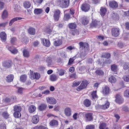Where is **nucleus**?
Returning <instances> with one entry per match:
<instances>
[{
    "label": "nucleus",
    "instance_id": "f257e3e1",
    "mask_svg": "<svg viewBox=\"0 0 129 129\" xmlns=\"http://www.w3.org/2000/svg\"><path fill=\"white\" fill-rule=\"evenodd\" d=\"M69 3L70 0H58L57 5L61 8H66L69 6Z\"/></svg>",
    "mask_w": 129,
    "mask_h": 129
},
{
    "label": "nucleus",
    "instance_id": "f03ea898",
    "mask_svg": "<svg viewBox=\"0 0 129 129\" xmlns=\"http://www.w3.org/2000/svg\"><path fill=\"white\" fill-rule=\"evenodd\" d=\"M87 84V81H83L80 86L77 88V90L79 91L85 88L86 87Z\"/></svg>",
    "mask_w": 129,
    "mask_h": 129
},
{
    "label": "nucleus",
    "instance_id": "7ed1b4c3",
    "mask_svg": "<svg viewBox=\"0 0 129 129\" xmlns=\"http://www.w3.org/2000/svg\"><path fill=\"white\" fill-rule=\"evenodd\" d=\"M6 47L7 48L12 54H15L17 53L18 52L17 50L13 46H10L7 45L6 46Z\"/></svg>",
    "mask_w": 129,
    "mask_h": 129
},
{
    "label": "nucleus",
    "instance_id": "20e7f679",
    "mask_svg": "<svg viewBox=\"0 0 129 129\" xmlns=\"http://www.w3.org/2000/svg\"><path fill=\"white\" fill-rule=\"evenodd\" d=\"M46 102L47 103L51 104H55L57 102L56 100L53 98L48 97L46 98Z\"/></svg>",
    "mask_w": 129,
    "mask_h": 129
},
{
    "label": "nucleus",
    "instance_id": "39448f33",
    "mask_svg": "<svg viewBox=\"0 0 129 129\" xmlns=\"http://www.w3.org/2000/svg\"><path fill=\"white\" fill-rule=\"evenodd\" d=\"M60 13V12L58 9L56 10L54 12L53 17L55 21H58V20Z\"/></svg>",
    "mask_w": 129,
    "mask_h": 129
},
{
    "label": "nucleus",
    "instance_id": "423d86ee",
    "mask_svg": "<svg viewBox=\"0 0 129 129\" xmlns=\"http://www.w3.org/2000/svg\"><path fill=\"white\" fill-rule=\"evenodd\" d=\"M119 29L118 28H114L112 29V35L115 37L118 36L119 34Z\"/></svg>",
    "mask_w": 129,
    "mask_h": 129
},
{
    "label": "nucleus",
    "instance_id": "0eeeda50",
    "mask_svg": "<svg viewBox=\"0 0 129 129\" xmlns=\"http://www.w3.org/2000/svg\"><path fill=\"white\" fill-rule=\"evenodd\" d=\"M116 102L119 104H121L123 103L124 100L123 98L119 94H117L115 96Z\"/></svg>",
    "mask_w": 129,
    "mask_h": 129
},
{
    "label": "nucleus",
    "instance_id": "6e6552de",
    "mask_svg": "<svg viewBox=\"0 0 129 129\" xmlns=\"http://www.w3.org/2000/svg\"><path fill=\"white\" fill-rule=\"evenodd\" d=\"M41 42L43 45L46 47H49L50 45V43L49 40L44 38L41 39Z\"/></svg>",
    "mask_w": 129,
    "mask_h": 129
},
{
    "label": "nucleus",
    "instance_id": "1a4fd4ad",
    "mask_svg": "<svg viewBox=\"0 0 129 129\" xmlns=\"http://www.w3.org/2000/svg\"><path fill=\"white\" fill-rule=\"evenodd\" d=\"M81 9L82 10L85 12H87L89 10V6L86 4H83L81 6Z\"/></svg>",
    "mask_w": 129,
    "mask_h": 129
},
{
    "label": "nucleus",
    "instance_id": "9d476101",
    "mask_svg": "<svg viewBox=\"0 0 129 129\" xmlns=\"http://www.w3.org/2000/svg\"><path fill=\"white\" fill-rule=\"evenodd\" d=\"M12 62L10 60L5 61L3 63V66L6 68H9L11 66Z\"/></svg>",
    "mask_w": 129,
    "mask_h": 129
},
{
    "label": "nucleus",
    "instance_id": "9b49d317",
    "mask_svg": "<svg viewBox=\"0 0 129 129\" xmlns=\"http://www.w3.org/2000/svg\"><path fill=\"white\" fill-rule=\"evenodd\" d=\"M109 6L110 7L115 8L118 7V5L117 3L114 1H111L109 3Z\"/></svg>",
    "mask_w": 129,
    "mask_h": 129
},
{
    "label": "nucleus",
    "instance_id": "f8f14e48",
    "mask_svg": "<svg viewBox=\"0 0 129 129\" xmlns=\"http://www.w3.org/2000/svg\"><path fill=\"white\" fill-rule=\"evenodd\" d=\"M85 116L86 121H90L93 119L92 117V114L91 113H86L85 114Z\"/></svg>",
    "mask_w": 129,
    "mask_h": 129
},
{
    "label": "nucleus",
    "instance_id": "ddd939ff",
    "mask_svg": "<svg viewBox=\"0 0 129 129\" xmlns=\"http://www.w3.org/2000/svg\"><path fill=\"white\" fill-rule=\"evenodd\" d=\"M24 19L23 18L21 17H16L10 20L9 23V25L10 26H11L12 25V24L15 21Z\"/></svg>",
    "mask_w": 129,
    "mask_h": 129
},
{
    "label": "nucleus",
    "instance_id": "4468645a",
    "mask_svg": "<svg viewBox=\"0 0 129 129\" xmlns=\"http://www.w3.org/2000/svg\"><path fill=\"white\" fill-rule=\"evenodd\" d=\"M0 37L3 42H5L6 39V35L5 32H2L0 33Z\"/></svg>",
    "mask_w": 129,
    "mask_h": 129
},
{
    "label": "nucleus",
    "instance_id": "2eb2a0df",
    "mask_svg": "<svg viewBox=\"0 0 129 129\" xmlns=\"http://www.w3.org/2000/svg\"><path fill=\"white\" fill-rule=\"evenodd\" d=\"M83 104L86 107H88L91 105V101L88 99H86L84 101Z\"/></svg>",
    "mask_w": 129,
    "mask_h": 129
},
{
    "label": "nucleus",
    "instance_id": "dca6fc26",
    "mask_svg": "<svg viewBox=\"0 0 129 129\" xmlns=\"http://www.w3.org/2000/svg\"><path fill=\"white\" fill-rule=\"evenodd\" d=\"M65 114L67 116H69L71 114V111L69 108H66L64 111Z\"/></svg>",
    "mask_w": 129,
    "mask_h": 129
},
{
    "label": "nucleus",
    "instance_id": "f3484780",
    "mask_svg": "<svg viewBox=\"0 0 129 129\" xmlns=\"http://www.w3.org/2000/svg\"><path fill=\"white\" fill-rule=\"evenodd\" d=\"M47 106V105L46 104H42L39 106L38 109L40 111H43L46 109Z\"/></svg>",
    "mask_w": 129,
    "mask_h": 129
},
{
    "label": "nucleus",
    "instance_id": "a211bd4d",
    "mask_svg": "<svg viewBox=\"0 0 129 129\" xmlns=\"http://www.w3.org/2000/svg\"><path fill=\"white\" fill-rule=\"evenodd\" d=\"M6 80L8 82H10L13 81L14 78V76L13 75H8L6 77Z\"/></svg>",
    "mask_w": 129,
    "mask_h": 129
},
{
    "label": "nucleus",
    "instance_id": "6ab92c4d",
    "mask_svg": "<svg viewBox=\"0 0 129 129\" xmlns=\"http://www.w3.org/2000/svg\"><path fill=\"white\" fill-rule=\"evenodd\" d=\"M27 76L25 75H22L20 77V80L22 82H24L26 80Z\"/></svg>",
    "mask_w": 129,
    "mask_h": 129
},
{
    "label": "nucleus",
    "instance_id": "aec40b11",
    "mask_svg": "<svg viewBox=\"0 0 129 129\" xmlns=\"http://www.w3.org/2000/svg\"><path fill=\"white\" fill-rule=\"evenodd\" d=\"M99 22L96 20L92 21V23L90 24V26L91 27L96 26L99 23Z\"/></svg>",
    "mask_w": 129,
    "mask_h": 129
},
{
    "label": "nucleus",
    "instance_id": "412c9836",
    "mask_svg": "<svg viewBox=\"0 0 129 129\" xmlns=\"http://www.w3.org/2000/svg\"><path fill=\"white\" fill-rule=\"evenodd\" d=\"M106 12V8L103 7H101L100 9V14L102 16H104Z\"/></svg>",
    "mask_w": 129,
    "mask_h": 129
},
{
    "label": "nucleus",
    "instance_id": "4be33fe9",
    "mask_svg": "<svg viewBox=\"0 0 129 129\" xmlns=\"http://www.w3.org/2000/svg\"><path fill=\"white\" fill-rule=\"evenodd\" d=\"M23 5L25 8L27 9L30 7L31 4L30 2L28 1H25L24 2Z\"/></svg>",
    "mask_w": 129,
    "mask_h": 129
},
{
    "label": "nucleus",
    "instance_id": "5701e85b",
    "mask_svg": "<svg viewBox=\"0 0 129 129\" xmlns=\"http://www.w3.org/2000/svg\"><path fill=\"white\" fill-rule=\"evenodd\" d=\"M33 123L35 124L39 122V119L38 116L37 115L34 116L33 117Z\"/></svg>",
    "mask_w": 129,
    "mask_h": 129
},
{
    "label": "nucleus",
    "instance_id": "b1692460",
    "mask_svg": "<svg viewBox=\"0 0 129 129\" xmlns=\"http://www.w3.org/2000/svg\"><path fill=\"white\" fill-rule=\"evenodd\" d=\"M111 69L114 73H116V72L117 70V66L114 64H113L111 66Z\"/></svg>",
    "mask_w": 129,
    "mask_h": 129
},
{
    "label": "nucleus",
    "instance_id": "393cba45",
    "mask_svg": "<svg viewBox=\"0 0 129 129\" xmlns=\"http://www.w3.org/2000/svg\"><path fill=\"white\" fill-rule=\"evenodd\" d=\"M8 16V13L6 10H4L3 12L2 17L3 19L6 18Z\"/></svg>",
    "mask_w": 129,
    "mask_h": 129
},
{
    "label": "nucleus",
    "instance_id": "a878e982",
    "mask_svg": "<svg viewBox=\"0 0 129 129\" xmlns=\"http://www.w3.org/2000/svg\"><path fill=\"white\" fill-rule=\"evenodd\" d=\"M43 10L41 9H36L34 11V13L36 14H41L43 12Z\"/></svg>",
    "mask_w": 129,
    "mask_h": 129
},
{
    "label": "nucleus",
    "instance_id": "bb28decb",
    "mask_svg": "<svg viewBox=\"0 0 129 129\" xmlns=\"http://www.w3.org/2000/svg\"><path fill=\"white\" fill-rule=\"evenodd\" d=\"M62 43V41L59 39H57L54 42V45L55 46H58L61 45Z\"/></svg>",
    "mask_w": 129,
    "mask_h": 129
},
{
    "label": "nucleus",
    "instance_id": "cd10ccee",
    "mask_svg": "<svg viewBox=\"0 0 129 129\" xmlns=\"http://www.w3.org/2000/svg\"><path fill=\"white\" fill-rule=\"evenodd\" d=\"M109 88L108 87L105 86L103 91V93L105 94H108L109 93Z\"/></svg>",
    "mask_w": 129,
    "mask_h": 129
},
{
    "label": "nucleus",
    "instance_id": "c85d7f7f",
    "mask_svg": "<svg viewBox=\"0 0 129 129\" xmlns=\"http://www.w3.org/2000/svg\"><path fill=\"white\" fill-rule=\"evenodd\" d=\"M49 124L51 126L57 125L58 124V122L56 120H52L50 122Z\"/></svg>",
    "mask_w": 129,
    "mask_h": 129
},
{
    "label": "nucleus",
    "instance_id": "c756f323",
    "mask_svg": "<svg viewBox=\"0 0 129 129\" xmlns=\"http://www.w3.org/2000/svg\"><path fill=\"white\" fill-rule=\"evenodd\" d=\"M40 77V75L39 73H35L33 75V78L37 80L39 79Z\"/></svg>",
    "mask_w": 129,
    "mask_h": 129
},
{
    "label": "nucleus",
    "instance_id": "7c9ffc66",
    "mask_svg": "<svg viewBox=\"0 0 129 129\" xmlns=\"http://www.w3.org/2000/svg\"><path fill=\"white\" fill-rule=\"evenodd\" d=\"M2 115L4 118L6 119H8L9 118V115L7 112L5 111L3 112Z\"/></svg>",
    "mask_w": 129,
    "mask_h": 129
},
{
    "label": "nucleus",
    "instance_id": "2f4dec72",
    "mask_svg": "<svg viewBox=\"0 0 129 129\" xmlns=\"http://www.w3.org/2000/svg\"><path fill=\"white\" fill-rule=\"evenodd\" d=\"M88 23V20L86 17L83 18L82 19V23L84 25H86Z\"/></svg>",
    "mask_w": 129,
    "mask_h": 129
},
{
    "label": "nucleus",
    "instance_id": "473e14b6",
    "mask_svg": "<svg viewBox=\"0 0 129 129\" xmlns=\"http://www.w3.org/2000/svg\"><path fill=\"white\" fill-rule=\"evenodd\" d=\"M21 107L20 106H16L14 107V110L15 112H20L21 111Z\"/></svg>",
    "mask_w": 129,
    "mask_h": 129
},
{
    "label": "nucleus",
    "instance_id": "72a5a7b5",
    "mask_svg": "<svg viewBox=\"0 0 129 129\" xmlns=\"http://www.w3.org/2000/svg\"><path fill=\"white\" fill-rule=\"evenodd\" d=\"M57 78V76L55 75L54 74L52 75L50 77V80L53 81H56Z\"/></svg>",
    "mask_w": 129,
    "mask_h": 129
},
{
    "label": "nucleus",
    "instance_id": "f704fd0d",
    "mask_svg": "<svg viewBox=\"0 0 129 129\" xmlns=\"http://www.w3.org/2000/svg\"><path fill=\"white\" fill-rule=\"evenodd\" d=\"M23 56L25 57H27L29 56V52L26 49H24L23 51Z\"/></svg>",
    "mask_w": 129,
    "mask_h": 129
},
{
    "label": "nucleus",
    "instance_id": "c9c22d12",
    "mask_svg": "<svg viewBox=\"0 0 129 129\" xmlns=\"http://www.w3.org/2000/svg\"><path fill=\"white\" fill-rule=\"evenodd\" d=\"M96 91H93L91 93V96L93 99H95L97 98V95Z\"/></svg>",
    "mask_w": 129,
    "mask_h": 129
},
{
    "label": "nucleus",
    "instance_id": "e433bc0d",
    "mask_svg": "<svg viewBox=\"0 0 129 129\" xmlns=\"http://www.w3.org/2000/svg\"><path fill=\"white\" fill-rule=\"evenodd\" d=\"M46 62L47 63L48 66L51 65L52 63V60L51 58L50 57H48L47 58Z\"/></svg>",
    "mask_w": 129,
    "mask_h": 129
},
{
    "label": "nucleus",
    "instance_id": "4c0bfd02",
    "mask_svg": "<svg viewBox=\"0 0 129 129\" xmlns=\"http://www.w3.org/2000/svg\"><path fill=\"white\" fill-rule=\"evenodd\" d=\"M13 115L14 117L16 118H18L20 117L21 116V114L20 112H15L14 113Z\"/></svg>",
    "mask_w": 129,
    "mask_h": 129
},
{
    "label": "nucleus",
    "instance_id": "58836bf2",
    "mask_svg": "<svg viewBox=\"0 0 129 129\" xmlns=\"http://www.w3.org/2000/svg\"><path fill=\"white\" fill-rule=\"evenodd\" d=\"M79 44L80 47H82V48L83 47L84 48L87 47L88 45L87 43H84L82 42H80Z\"/></svg>",
    "mask_w": 129,
    "mask_h": 129
},
{
    "label": "nucleus",
    "instance_id": "ea45409f",
    "mask_svg": "<svg viewBox=\"0 0 129 129\" xmlns=\"http://www.w3.org/2000/svg\"><path fill=\"white\" fill-rule=\"evenodd\" d=\"M109 81L112 83H114L116 81V79L113 76H111L109 78Z\"/></svg>",
    "mask_w": 129,
    "mask_h": 129
},
{
    "label": "nucleus",
    "instance_id": "a19ab883",
    "mask_svg": "<svg viewBox=\"0 0 129 129\" xmlns=\"http://www.w3.org/2000/svg\"><path fill=\"white\" fill-rule=\"evenodd\" d=\"M109 105L110 104L109 102H107L105 103V105L102 106H101V108L103 109H106L109 107Z\"/></svg>",
    "mask_w": 129,
    "mask_h": 129
},
{
    "label": "nucleus",
    "instance_id": "79ce46f5",
    "mask_svg": "<svg viewBox=\"0 0 129 129\" xmlns=\"http://www.w3.org/2000/svg\"><path fill=\"white\" fill-rule=\"evenodd\" d=\"M129 68V63L126 62L124 63L123 65V69L124 70H127Z\"/></svg>",
    "mask_w": 129,
    "mask_h": 129
},
{
    "label": "nucleus",
    "instance_id": "37998d69",
    "mask_svg": "<svg viewBox=\"0 0 129 129\" xmlns=\"http://www.w3.org/2000/svg\"><path fill=\"white\" fill-rule=\"evenodd\" d=\"M110 56L111 55L110 54L107 53L103 54L101 56V57H104L108 58L110 57Z\"/></svg>",
    "mask_w": 129,
    "mask_h": 129
},
{
    "label": "nucleus",
    "instance_id": "c03bdc74",
    "mask_svg": "<svg viewBox=\"0 0 129 129\" xmlns=\"http://www.w3.org/2000/svg\"><path fill=\"white\" fill-rule=\"evenodd\" d=\"M68 26L69 27L70 29H75L76 27V24L74 23H70Z\"/></svg>",
    "mask_w": 129,
    "mask_h": 129
},
{
    "label": "nucleus",
    "instance_id": "a18cd8bd",
    "mask_svg": "<svg viewBox=\"0 0 129 129\" xmlns=\"http://www.w3.org/2000/svg\"><path fill=\"white\" fill-rule=\"evenodd\" d=\"M86 54L85 52H81L80 54V57L81 58L82 60L84 59L85 58Z\"/></svg>",
    "mask_w": 129,
    "mask_h": 129
},
{
    "label": "nucleus",
    "instance_id": "49530a36",
    "mask_svg": "<svg viewBox=\"0 0 129 129\" xmlns=\"http://www.w3.org/2000/svg\"><path fill=\"white\" fill-rule=\"evenodd\" d=\"M59 72V75L62 76L65 73V71L64 70L62 69H61L58 70Z\"/></svg>",
    "mask_w": 129,
    "mask_h": 129
},
{
    "label": "nucleus",
    "instance_id": "de8ad7c7",
    "mask_svg": "<svg viewBox=\"0 0 129 129\" xmlns=\"http://www.w3.org/2000/svg\"><path fill=\"white\" fill-rule=\"evenodd\" d=\"M76 58L75 57H74L72 58H71L70 59L68 63V64L70 65L72 64L73 63L74 61Z\"/></svg>",
    "mask_w": 129,
    "mask_h": 129
},
{
    "label": "nucleus",
    "instance_id": "09e8293b",
    "mask_svg": "<svg viewBox=\"0 0 129 129\" xmlns=\"http://www.w3.org/2000/svg\"><path fill=\"white\" fill-rule=\"evenodd\" d=\"M123 79L125 81L127 82H129V75L124 76L123 78Z\"/></svg>",
    "mask_w": 129,
    "mask_h": 129
},
{
    "label": "nucleus",
    "instance_id": "8fccbe9b",
    "mask_svg": "<svg viewBox=\"0 0 129 129\" xmlns=\"http://www.w3.org/2000/svg\"><path fill=\"white\" fill-rule=\"evenodd\" d=\"M106 126V124L104 123H101L99 127L100 129H105V127Z\"/></svg>",
    "mask_w": 129,
    "mask_h": 129
},
{
    "label": "nucleus",
    "instance_id": "3c124183",
    "mask_svg": "<svg viewBox=\"0 0 129 129\" xmlns=\"http://www.w3.org/2000/svg\"><path fill=\"white\" fill-rule=\"evenodd\" d=\"M70 15L69 14H65L64 17V19L65 20L67 21L70 18Z\"/></svg>",
    "mask_w": 129,
    "mask_h": 129
},
{
    "label": "nucleus",
    "instance_id": "603ef678",
    "mask_svg": "<svg viewBox=\"0 0 129 129\" xmlns=\"http://www.w3.org/2000/svg\"><path fill=\"white\" fill-rule=\"evenodd\" d=\"M95 126L92 125H87L86 127V129H94Z\"/></svg>",
    "mask_w": 129,
    "mask_h": 129
},
{
    "label": "nucleus",
    "instance_id": "864d4df0",
    "mask_svg": "<svg viewBox=\"0 0 129 129\" xmlns=\"http://www.w3.org/2000/svg\"><path fill=\"white\" fill-rule=\"evenodd\" d=\"M95 72L96 74L99 75H102L104 74L103 71L100 70H98L96 71Z\"/></svg>",
    "mask_w": 129,
    "mask_h": 129
},
{
    "label": "nucleus",
    "instance_id": "5fc2aeb1",
    "mask_svg": "<svg viewBox=\"0 0 129 129\" xmlns=\"http://www.w3.org/2000/svg\"><path fill=\"white\" fill-rule=\"evenodd\" d=\"M14 11L16 12H19V11L20 7L18 5H16L14 8Z\"/></svg>",
    "mask_w": 129,
    "mask_h": 129
},
{
    "label": "nucleus",
    "instance_id": "6e6d98bb",
    "mask_svg": "<svg viewBox=\"0 0 129 129\" xmlns=\"http://www.w3.org/2000/svg\"><path fill=\"white\" fill-rule=\"evenodd\" d=\"M0 128L1 129H6V125L4 123H2L0 124Z\"/></svg>",
    "mask_w": 129,
    "mask_h": 129
},
{
    "label": "nucleus",
    "instance_id": "4d7b16f0",
    "mask_svg": "<svg viewBox=\"0 0 129 129\" xmlns=\"http://www.w3.org/2000/svg\"><path fill=\"white\" fill-rule=\"evenodd\" d=\"M124 95L126 97H129V89L125 91Z\"/></svg>",
    "mask_w": 129,
    "mask_h": 129
},
{
    "label": "nucleus",
    "instance_id": "13d9d810",
    "mask_svg": "<svg viewBox=\"0 0 129 129\" xmlns=\"http://www.w3.org/2000/svg\"><path fill=\"white\" fill-rule=\"evenodd\" d=\"M21 41L23 43H26L28 42V39L27 37H24L22 39Z\"/></svg>",
    "mask_w": 129,
    "mask_h": 129
},
{
    "label": "nucleus",
    "instance_id": "bf43d9fd",
    "mask_svg": "<svg viewBox=\"0 0 129 129\" xmlns=\"http://www.w3.org/2000/svg\"><path fill=\"white\" fill-rule=\"evenodd\" d=\"M28 34L30 35H32V27H29L27 30Z\"/></svg>",
    "mask_w": 129,
    "mask_h": 129
},
{
    "label": "nucleus",
    "instance_id": "052dcab7",
    "mask_svg": "<svg viewBox=\"0 0 129 129\" xmlns=\"http://www.w3.org/2000/svg\"><path fill=\"white\" fill-rule=\"evenodd\" d=\"M80 82H74L73 83V87H75L78 86L80 83Z\"/></svg>",
    "mask_w": 129,
    "mask_h": 129
},
{
    "label": "nucleus",
    "instance_id": "680f3d73",
    "mask_svg": "<svg viewBox=\"0 0 129 129\" xmlns=\"http://www.w3.org/2000/svg\"><path fill=\"white\" fill-rule=\"evenodd\" d=\"M16 41V39L15 38L13 37L11 38V43L13 44H14Z\"/></svg>",
    "mask_w": 129,
    "mask_h": 129
},
{
    "label": "nucleus",
    "instance_id": "e2e57ef3",
    "mask_svg": "<svg viewBox=\"0 0 129 129\" xmlns=\"http://www.w3.org/2000/svg\"><path fill=\"white\" fill-rule=\"evenodd\" d=\"M8 23V22H5L0 23V27H5Z\"/></svg>",
    "mask_w": 129,
    "mask_h": 129
},
{
    "label": "nucleus",
    "instance_id": "0e129e2a",
    "mask_svg": "<svg viewBox=\"0 0 129 129\" xmlns=\"http://www.w3.org/2000/svg\"><path fill=\"white\" fill-rule=\"evenodd\" d=\"M70 77L71 78H76L77 77L76 75V74L74 73L70 74Z\"/></svg>",
    "mask_w": 129,
    "mask_h": 129
},
{
    "label": "nucleus",
    "instance_id": "69168bd1",
    "mask_svg": "<svg viewBox=\"0 0 129 129\" xmlns=\"http://www.w3.org/2000/svg\"><path fill=\"white\" fill-rule=\"evenodd\" d=\"M96 38L98 39L100 41H102L104 39V37L101 36H97Z\"/></svg>",
    "mask_w": 129,
    "mask_h": 129
},
{
    "label": "nucleus",
    "instance_id": "338daca9",
    "mask_svg": "<svg viewBox=\"0 0 129 129\" xmlns=\"http://www.w3.org/2000/svg\"><path fill=\"white\" fill-rule=\"evenodd\" d=\"M4 3L0 1V9L1 10L4 8Z\"/></svg>",
    "mask_w": 129,
    "mask_h": 129
},
{
    "label": "nucleus",
    "instance_id": "774afa93",
    "mask_svg": "<svg viewBox=\"0 0 129 129\" xmlns=\"http://www.w3.org/2000/svg\"><path fill=\"white\" fill-rule=\"evenodd\" d=\"M126 28L129 30V22H127L125 23Z\"/></svg>",
    "mask_w": 129,
    "mask_h": 129
}]
</instances>
